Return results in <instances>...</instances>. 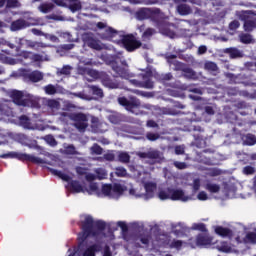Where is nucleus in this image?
I'll list each match as a JSON object with an SVG mask.
<instances>
[{"mask_svg":"<svg viewBox=\"0 0 256 256\" xmlns=\"http://www.w3.org/2000/svg\"><path fill=\"white\" fill-rule=\"evenodd\" d=\"M10 97L13 103H15V105H18V107H39V101L33 98V96L31 95L25 96L23 94V91L13 90L10 93Z\"/></svg>","mask_w":256,"mask_h":256,"instance_id":"7ed1b4c3","label":"nucleus"},{"mask_svg":"<svg viewBox=\"0 0 256 256\" xmlns=\"http://www.w3.org/2000/svg\"><path fill=\"white\" fill-rule=\"evenodd\" d=\"M176 11L179 15L182 16L191 15L192 13L191 6L187 4H178Z\"/></svg>","mask_w":256,"mask_h":256,"instance_id":"aec40b11","label":"nucleus"},{"mask_svg":"<svg viewBox=\"0 0 256 256\" xmlns=\"http://www.w3.org/2000/svg\"><path fill=\"white\" fill-rule=\"evenodd\" d=\"M139 79H132L130 80L131 85L134 87H140L141 89H153L154 83L151 80V75L149 74H140Z\"/></svg>","mask_w":256,"mask_h":256,"instance_id":"0eeeda50","label":"nucleus"},{"mask_svg":"<svg viewBox=\"0 0 256 256\" xmlns=\"http://www.w3.org/2000/svg\"><path fill=\"white\" fill-rule=\"evenodd\" d=\"M112 191H113V193H118L119 195H121L123 193L124 189L121 184H114L112 186Z\"/></svg>","mask_w":256,"mask_h":256,"instance_id":"8fccbe9b","label":"nucleus"},{"mask_svg":"<svg viewBox=\"0 0 256 256\" xmlns=\"http://www.w3.org/2000/svg\"><path fill=\"white\" fill-rule=\"evenodd\" d=\"M28 79L32 81V83H39V81H43V73L40 71H33L28 74Z\"/></svg>","mask_w":256,"mask_h":256,"instance_id":"5701e85b","label":"nucleus"},{"mask_svg":"<svg viewBox=\"0 0 256 256\" xmlns=\"http://www.w3.org/2000/svg\"><path fill=\"white\" fill-rule=\"evenodd\" d=\"M62 117H67L70 121H73L75 129L80 133H85L87 127H89V117L83 112H62Z\"/></svg>","mask_w":256,"mask_h":256,"instance_id":"f03ea898","label":"nucleus"},{"mask_svg":"<svg viewBox=\"0 0 256 256\" xmlns=\"http://www.w3.org/2000/svg\"><path fill=\"white\" fill-rule=\"evenodd\" d=\"M33 52L22 51L18 54V57H23V59H31V55Z\"/></svg>","mask_w":256,"mask_h":256,"instance_id":"052dcab7","label":"nucleus"},{"mask_svg":"<svg viewBox=\"0 0 256 256\" xmlns=\"http://www.w3.org/2000/svg\"><path fill=\"white\" fill-rule=\"evenodd\" d=\"M66 153H67V155H78V152H77V150L75 149V146H74V145H69V146L66 148Z\"/></svg>","mask_w":256,"mask_h":256,"instance_id":"5fc2aeb1","label":"nucleus"},{"mask_svg":"<svg viewBox=\"0 0 256 256\" xmlns=\"http://www.w3.org/2000/svg\"><path fill=\"white\" fill-rule=\"evenodd\" d=\"M171 247H174L175 249H179V248L183 247V241L173 240L171 243Z\"/></svg>","mask_w":256,"mask_h":256,"instance_id":"e2e57ef3","label":"nucleus"},{"mask_svg":"<svg viewBox=\"0 0 256 256\" xmlns=\"http://www.w3.org/2000/svg\"><path fill=\"white\" fill-rule=\"evenodd\" d=\"M27 27H29V24L25 19H17L12 21L10 24L11 31H21L23 29H27Z\"/></svg>","mask_w":256,"mask_h":256,"instance_id":"1a4fd4ad","label":"nucleus"},{"mask_svg":"<svg viewBox=\"0 0 256 256\" xmlns=\"http://www.w3.org/2000/svg\"><path fill=\"white\" fill-rule=\"evenodd\" d=\"M224 53H227V55H230L231 59H237L239 57H243V54L237 48H226L224 50Z\"/></svg>","mask_w":256,"mask_h":256,"instance_id":"4be33fe9","label":"nucleus"},{"mask_svg":"<svg viewBox=\"0 0 256 256\" xmlns=\"http://www.w3.org/2000/svg\"><path fill=\"white\" fill-rule=\"evenodd\" d=\"M113 69L119 77H127V70H125V68L121 66H114Z\"/></svg>","mask_w":256,"mask_h":256,"instance_id":"c9c22d12","label":"nucleus"},{"mask_svg":"<svg viewBox=\"0 0 256 256\" xmlns=\"http://www.w3.org/2000/svg\"><path fill=\"white\" fill-rule=\"evenodd\" d=\"M46 95H55L57 93V88L53 84H48L44 87Z\"/></svg>","mask_w":256,"mask_h":256,"instance_id":"f704fd0d","label":"nucleus"},{"mask_svg":"<svg viewBox=\"0 0 256 256\" xmlns=\"http://www.w3.org/2000/svg\"><path fill=\"white\" fill-rule=\"evenodd\" d=\"M69 185L72 193H83V185L79 181L72 180Z\"/></svg>","mask_w":256,"mask_h":256,"instance_id":"412c9836","label":"nucleus"},{"mask_svg":"<svg viewBox=\"0 0 256 256\" xmlns=\"http://www.w3.org/2000/svg\"><path fill=\"white\" fill-rule=\"evenodd\" d=\"M161 153L158 150L148 151V159H160Z\"/></svg>","mask_w":256,"mask_h":256,"instance_id":"ea45409f","label":"nucleus"},{"mask_svg":"<svg viewBox=\"0 0 256 256\" xmlns=\"http://www.w3.org/2000/svg\"><path fill=\"white\" fill-rule=\"evenodd\" d=\"M174 167H176V169H187V163L180 162V161H175L174 162Z\"/></svg>","mask_w":256,"mask_h":256,"instance_id":"bf43d9fd","label":"nucleus"},{"mask_svg":"<svg viewBox=\"0 0 256 256\" xmlns=\"http://www.w3.org/2000/svg\"><path fill=\"white\" fill-rule=\"evenodd\" d=\"M107 223L102 220L95 221L93 216L88 215L81 222V230L78 234V239L80 243H85L89 237H99L102 231H105Z\"/></svg>","mask_w":256,"mask_h":256,"instance_id":"f257e3e1","label":"nucleus"},{"mask_svg":"<svg viewBox=\"0 0 256 256\" xmlns=\"http://www.w3.org/2000/svg\"><path fill=\"white\" fill-rule=\"evenodd\" d=\"M162 33L163 35H167V37H175V32H173V30L169 29V28H164L162 29Z\"/></svg>","mask_w":256,"mask_h":256,"instance_id":"13d9d810","label":"nucleus"},{"mask_svg":"<svg viewBox=\"0 0 256 256\" xmlns=\"http://www.w3.org/2000/svg\"><path fill=\"white\" fill-rule=\"evenodd\" d=\"M116 177H127V169L123 166H119L115 168Z\"/></svg>","mask_w":256,"mask_h":256,"instance_id":"72a5a7b5","label":"nucleus"},{"mask_svg":"<svg viewBox=\"0 0 256 256\" xmlns=\"http://www.w3.org/2000/svg\"><path fill=\"white\" fill-rule=\"evenodd\" d=\"M168 193H170L171 201H187L189 199L182 189L168 188Z\"/></svg>","mask_w":256,"mask_h":256,"instance_id":"6e6552de","label":"nucleus"},{"mask_svg":"<svg viewBox=\"0 0 256 256\" xmlns=\"http://www.w3.org/2000/svg\"><path fill=\"white\" fill-rule=\"evenodd\" d=\"M153 33H155V29L147 28L146 31L142 33V39H149V37H153Z\"/></svg>","mask_w":256,"mask_h":256,"instance_id":"c03bdc74","label":"nucleus"},{"mask_svg":"<svg viewBox=\"0 0 256 256\" xmlns=\"http://www.w3.org/2000/svg\"><path fill=\"white\" fill-rule=\"evenodd\" d=\"M146 126L149 127L150 129H159V124H157L155 120H148L146 122Z\"/></svg>","mask_w":256,"mask_h":256,"instance_id":"6e6d98bb","label":"nucleus"},{"mask_svg":"<svg viewBox=\"0 0 256 256\" xmlns=\"http://www.w3.org/2000/svg\"><path fill=\"white\" fill-rule=\"evenodd\" d=\"M117 35H119V31L115 30L113 27H108L105 29L104 33H102V39L111 41V39H114Z\"/></svg>","mask_w":256,"mask_h":256,"instance_id":"4468645a","label":"nucleus"},{"mask_svg":"<svg viewBox=\"0 0 256 256\" xmlns=\"http://www.w3.org/2000/svg\"><path fill=\"white\" fill-rule=\"evenodd\" d=\"M118 161L120 163H125V164L130 163L131 162V156L127 152H120L118 154Z\"/></svg>","mask_w":256,"mask_h":256,"instance_id":"cd10ccee","label":"nucleus"},{"mask_svg":"<svg viewBox=\"0 0 256 256\" xmlns=\"http://www.w3.org/2000/svg\"><path fill=\"white\" fill-rule=\"evenodd\" d=\"M118 103L130 113H135V109L141 108V100L135 96L130 97V99H127L125 96L119 97Z\"/></svg>","mask_w":256,"mask_h":256,"instance_id":"423d86ee","label":"nucleus"},{"mask_svg":"<svg viewBox=\"0 0 256 256\" xmlns=\"http://www.w3.org/2000/svg\"><path fill=\"white\" fill-rule=\"evenodd\" d=\"M173 79V74L171 73H166V74H162L160 76V81H171Z\"/></svg>","mask_w":256,"mask_h":256,"instance_id":"4d7b16f0","label":"nucleus"},{"mask_svg":"<svg viewBox=\"0 0 256 256\" xmlns=\"http://www.w3.org/2000/svg\"><path fill=\"white\" fill-rule=\"evenodd\" d=\"M244 144L249 145V146L255 145L256 144V136L253 134H247L244 139Z\"/></svg>","mask_w":256,"mask_h":256,"instance_id":"2f4dec72","label":"nucleus"},{"mask_svg":"<svg viewBox=\"0 0 256 256\" xmlns=\"http://www.w3.org/2000/svg\"><path fill=\"white\" fill-rule=\"evenodd\" d=\"M253 29H256V18H249V16H244V31L251 33Z\"/></svg>","mask_w":256,"mask_h":256,"instance_id":"f8f14e48","label":"nucleus"},{"mask_svg":"<svg viewBox=\"0 0 256 256\" xmlns=\"http://www.w3.org/2000/svg\"><path fill=\"white\" fill-rule=\"evenodd\" d=\"M91 91L93 95H96L97 97H103V89L97 86H91Z\"/></svg>","mask_w":256,"mask_h":256,"instance_id":"de8ad7c7","label":"nucleus"},{"mask_svg":"<svg viewBox=\"0 0 256 256\" xmlns=\"http://www.w3.org/2000/svg\"><path fill=\"white\" fill-rule=\"evenodd\" d=\"M244 175H253L255 173V167L253 166H245L242 170Z\"/></svg>","mask_w":256,"mask_h":256,"instance_id":"09e8293b","label":"nucleus"},{"mask_svg":"<svg viewBox=\"0 0 256 256\" xmlns=\"http://www.w3.org/2000/svg\"><path fill=\"white\" fill-rule=\"evenodd\" d=\"M58 75H71V66H63L59 71Z\"/></svg>","mask_w":256,"mask_h":256,"instance_id":"49530a36","label":"nucleus"},{"mask_svg":"<svg viewBox=\"0 0 256 256\" xmlns=\"http://www.w3.org/2000/svg\"><path fill=\"white\" fill-rule=\"evenodd\" d=\"M246 239L248 240V243H256V233L255 232L247 233Z\"/></svg>","mask_w":256,"mask_h":256,"instance_id":"603ef678","label":"nucleus"},{"mask_svg":"<svg viewBox=\"0 0 256 256\" xmlns=\"http://www.w3.org/2000/svg\"><path fill=\"white\" fill-rule=\"evenodd\" d=\"M118 227H120V229L122 230L123 233H127V231H129V227L127 226V224L125 222H118Z\"/></svg>","mask_w":256,"mask_h":256,"instance_id":"69168bd1","label":"nucleus"},{"mask_svg":"<svg viewBox=\"0 0 256 256\" xmlns=\"http://www.w3.org/2000/svg\"><path fill=\"white\" fill-rule=\"evenodd\" d=\"M161 135L159 133H152V132H148L146 134V139H148V141H157V139H160Z\"/></svg>","mask_w":256,"mask_h":256,"instance_id":"37998d69","label":"nucleus"},{"mask_svg":"<svg viewBox=\"0 0 256 256\" xmlns=\"http://www.w3.org/2000/svg\"><path fill=\"white\" fill-rule=\"evenodd\" d=\"M218 251H221V253H229L231 251V246L227 244V242H222L221 245L217 247Z\"/></svg>","mask_w":256,"mask_h":256,"instance_id":"58836bf2","label":"nucleus"},{"mask_svg":"<svg viewBox=\"0 0 256 256\" xmlns=\"http://www.w3.org/2000/svg\"><path fill=\"white\" fill-rule=\"evenodd\" d=\"M112 191H113V185H111V184H104L102 186V193L106 197H109V195H111Z\"/></svg>","mask_w":256,"mask_h":256,"instance_id":"e433bc0d","label":"nucleus"},{"mask_svg":"<svg viewBox=\"0 0 256 256\" xmlns=\"http://www.w3.org/2000/svg\"><path fill=\"white\" fill-rule=\"evenodd\" d=\"M52 173L56 175V177L62 179V181H71V176L63 173L62 171L52 170Z\"/></svg>","mask_w":256,"mask_h":256,"instance_id":"7c9ffc66","label":"nucleus"},{"mask_svg":"<svg viewBox=\"0 0 256 256\" xmlns=\"http://www.w3.org/2000/svg\"><path fill=\"white\" fill-rule=\"evenodd\" d=\"M151 14V8H142L136 12V17L139 21H145L149 19Z\"/></svg>","mask_w":256,"mask_h":256,"instance_id":"f3484780","label":"nucleus"},{"mask_svg":"<svg viewBox=\"0 0 256 256\" xmlns=\"http://www.w3.org/2000/svg\"><path fill=\"white\" fill-rule=\"evenodd\" d=\"M149 19L153 21V23H161V21H163V12H161L159 8L150 9Z\"/></svg>","mask_w":256,"mask_h":256,"instance_id":"9b49d317","label":"nucleus"},{"mask_svg":"<svg viewBox=\"0 0 256 256\" xmlns=\"http://www.w3.org/2000/svg\"><path fill=\"white\" fill-rule=\"evenodd\" d=\"M15 7H19L18 0H6V9H15Z\"/></svg>","mask_w":256,"mask_h":256,"instance_id":"79ce46f5","label":"nucleus"},{"mask_svg":"<svg viewBox=\"0 0 256 256\" xmlns=\"http://www.w3.org/2000/svg\"><path fill=\"white\" fill-rule=\"evenodd\" d=\"M85 45H87V47H89L90 49H94L95 51H101V49H103L99 40L91 36L85 38Z\"/></svg>","mask_w":256,"mask_h":256,"instance_id":"9d476101","label":"nucleus"},{"mask_svg":"<svg viewBox=\"0 0 256 256\" xmlns=\"http://www.w3.org/2000/svg\"><path fill=\"white\" fill-rule=\"evenodd\" d=\"M31 61H34V62H39V61H43V56H41L40 54H34L32 53L31 55Z\"/></svg>","mask_w":256,"mask_h":256,"instance_id":"0e129e2a","label":"nucleus"},{"mask_svg":"<svg viewBox=\"0 0 256 256\" xmlns=\"http://www.w3.org/2000/svg\"><path fill=\"white\" fill-rule=\"evenodd\" d=\"M215 233L220 237H231L233 235V231H231V229L223 226H216Z\"/></svg>","mask_w":256,"mask_h":256,"instance_id":"6ab92c4d","label":"nucleus"},{"mask_svg":"<svg viewBox=\"0 0 256 256\" xmlns=\"http://www.w3.org/2000/svg\"><path fill=\"white\" fill-rule=\"evenodd\" d=\"M206 189L209 193H219V191H221V186H219V184L207 183Z\"/></svg>","mask_w":256,"mask_h":256,"instance_id":"c756f323","label":"nucleus"},{"mask_svg":"<svg viewBox=\"0 0 256 256\" xmlns=\"http://www.w3.org/2000/svg\"><path fill=\"white\" fill-rule=\"evenodd\" d=\"M90 153L91 155H103V147L97 143H94L90 148Z\"/></svg>","mask_w":256,"mask_h":256,"instance_id":"c85d7f7f","label":"nucleus"},{"mask_svg":"<svg viewBox=\"0 0 256 256\" xmlns=\"http://www.w3.org/2000/svg\"><path fill=\"white\" fill-rule=\"evenodd\" d=\"M40 11L42 13H49L51 11V5H49V4L40 5Z\"/></svg>","mask_w":256,"mask_h":256,"instance_id":"680f3d73","label":"nucleus"},{"mask_svg":"<svg viewBox=\"0 0 256 256\" xmlns=\"http://www.w3.org/2000/svg\"><path fill=\"white\" fill-rule=\"evenodd\" d=\"M94 173H96V179H99V181L107 179V170H105L104 168H97L95 169Z\"/></svg>","mask_w":256,"mask_h":256,"instance_id":"bb28decb","label":"nucleus"},{"mask_svg":"<svg viewBox=\"0 0 256 256\" xmlns=\"http://www.w3.org/2000/svg\"><path fill=\"white\" fill-rule=\"evenodd\" d=\"M0 63H4V65H15L17 61L14 58L0 53Z\"/></svg>","mask_w":256,"mask_h":256,"instance_id":"a878e982","label":"nucleus"},{"mask_svg":"<svg viewBox=\"0 0 256 256\" xmlns=\"http://www.w3.org/2000/svg\"><path fill=\"white\" fill-rule=\"evenodd\" d=\"M158 197L162 201H165L167 199H171V194L169 192L167 193L166 191L162 190V191L159 192Z\"/></svg>","mask_w":256,"mask_h":256,"instance_id":"3c124183","label":"nucleus"},{"mask_svg":"<svg viewBox=\"0 0 256 256\" xmlns=\"http://www.w3.org/2000/svg\"><path fill=\"white\" fill-rule=\"evenodd\" d=\"M240 26L241 24L238 22V20H234L230 22L229 29L230 31H237V29H239Z\"/></svg>","mask_w":256,"mask_h":256,"instance_id":"864d4df0","label":"nucleus"},{"mask_svg":"<svg viewBox=\"0 0 256 256\" xmlns=\"http://www.w3.org/2000/svg\"><path fill=\"white\" fill-rule=\"evenodd\" d=\"M155 187H156V185L151 182H148L145 184L144 188L146 191L145 195H146L147 199L153 198V195L155 193Z\"/></svg>","mask_w":256,"mask_h":256,"instance_id":"b1692460","label":"nucleus"},{"mask_svg":"<svg viewBox=\"0 0 256 256\" xmlns=\"http://www.w3.org/2000/svg\"><path fill=\"white\" fill-rule=\"evenodd\" d=\"M0 159H18V161H29L30 163H35L36 165H43L45 163V160L37 156L19 152L0 154Z\"/></svg>","mask_w":256,"mask_h":256,"instance_id":"20e7f679","label":"nucleus"},{"mask_svg":"<svg viewBox=\"0 0 256 256\" xmlns=\"http://www.w3.org/2000/svg\"><path fill=\"white\" fill-rule=\"evenodd\" d=\"M19 123L24 129H31V119L27 115L20 116Z\"/></svg>","mask_w":256,"mask_h":256,"instance_id":"393cba45","label":"nucleus"},{"mask_svg":"<svg viewBox=\"0 0 256 256\" xmlns=\"http://www.w3.org/2000/svg\"><path fill=\"white\" fill-rule=\"evenodd\" d=\"M205 69H207L208 71H217L219 69V67L217 66V63H215V62H207L205 64Z\"/></svg>","mask_w":256,"mask_h":256,"instance_id":"a18cd8bd","label":"nucleus"},{"mask_svg":"<svg viewBox=\"0 0 256 256\" xmlns=\"http://www.w3.org/2000/svg\"><path fill=\"white\" fill-rule=\"evenodd\" d=\"M103 249L100 244H93L88 247L82 256H95V253H99Z\"/></svg>","mask_w":256,"mask_h":256,"instance_id":"a211bd4d","label":"nucleus"},{"mask_svg":"<svg viewBox=\"0 0 256 256\" xmlns=\"http://www.w3.org/2000/svg\"><path fill=\"white\" fill-rule=\"evenodd\" d=\"M176 155H185V147L183 146H176L175 147Z\"/></svg>","mask_w":256,"mask_h":256,"instance_id":"338daca9","label":"nucleus"},{"mask_svg":"<svg viewBox=\"0 0 256 256\" xmlns=\"http://www.w3.org/2000/svg\"><path fill=\"white\" fill-rule=\"evenodd\" d=\"M66 3L72 13L81 11L82 9L81 0H66Z\"/></svg>","mask_w":256,"mask_h":256,"instance_id":"dca6fc26","label":"nucleus"},{"mask_svg":"<svg viewBox=\"0 0 256 256\" xmlns=\"http://www.w3.org/2000/svg\"><path fill=\"white\" fill-rule=\"evenodd\" d=\"M103 256H113V253L111 252V247H109V245H106L104 247Z\"/></svg>","mask_w":256,"mask_h":256,"instance_id":"774afa93","label":"nucleus"},{"mask_svg":"<svg viewBox=\"0 0 256 256\" xmlns=\"http://www.w3.org/2000/svg\"><path fill=\"white\" fill-rule=\"evenodd\" d=\"M102 85L108 89H119V82L111 79L109 76H104L102 78Z\"/></svg>","mask_w":256,"mask_h":256,"instance_id":"ddd939ff","label":"nucleus"},{"mask_svg":"<svg viewBox=\"0 0 256 256\" xmlns=\"http://www.w3.org/2000/svg\"><path fill=\"white\" fill-rule=\"evenodd\" d=\"M240 41L241 43H244V45H249V43L253 42V37L251 34H241Z\"/></svg>","mask_w":256,"mask_h":256,"instance_id":"473e14b6","label":"nucleus"},{"mask_svg":"<svg viewBox=\"0 0 256 256\" xmlns=\"http://www.w3.org/2000/svg\"><path fill=\"white\" fill-rule=\"evenodd\" d=\"M117 43H121L124 49H126V51H128L129 53L137 51V49L141 48V46L143 45L141 41L137 40V38H135L133 34L123 35L122 38L117 41Z\"/></svg>","mask_w":256,"mask_h":256,"instance_id":"39448f33","label":"nucleus"},{"mask_svg":"<svg viewBox=\"0 0 256 256\" xmlns=\"http://www.w3.org/2000/svg\"><path fill=\"white\" fill-rule=\"evenodd\" d=\"M168 63H170L171 65H175V67H181V62L175 60V61H171V59H177V55L175 54H170L166 57Z\"/></svg>","mask_w":256,"mask_h":256,"instance_id":"4c0bfd02","label":"nucleus"},{"mask_svg":"<svg viewBox=\"0 0 256 256\" xmlns=\"http://www.w3.org/2000/svg\"><path fill=\"white\" fill-rule=\"evenodd\" d=\"M211 243V238L203 234H199L196 238V245H198V247H207V245H211Z\"/></svg>","mask_w":256,"mask_h":256,"instance_id":"2eb2a0df","label":"nucleus"},{"mask_svg":"<svg viewBox=\"0 0 256 256\" xmlns=\"http://www.w3.org/2000/svg\"><path fill=\"white\" fill-rule=\"evenodd\" d=\"M47 106L50 108V109H59L60 107V104H59V101L55 100V99H49L47 101Z\"/></svg>","mask_w":256,"mask_h":256,"instance_id":"a19ab883","label":"nucleus"}]
</instances>
